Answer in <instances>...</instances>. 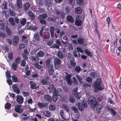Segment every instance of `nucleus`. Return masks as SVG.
I'll list each match as a JSON object with an SVG mask.
<instances>
[{"instance_id":"1","label":"nucleus","mask_w":121,"mask_h":121,"mask_svg":"<svg viewBox=\"0 0 121 121\" xmlns=\"http://www.w3.org/2000/svg\"><path fill=\"white\" fill-rule=\"evenodd\" d=\"M101 80L100 78L97 79L94 82L93 86L95 92H96L97 91L102 90L103 89V87L101 85Z\"/></svg>"},{"instance_id":"2","label":"nucleus","mask_w":121,"mask_h":121,"mask_svg":"<svg viewBox=\"0 0 121 121\" xmlns=\"http://www.w3.org/2000/svg\"><path fill=\"white\" fill-rule=\"evenodd\" d=\"M53 84H52L49 86L48 89L50 93L53 92L54 94L60 96L62 94V91L61 90L60 88L58 89L57 90L54 87Z\"/></svg>"},{"instance_id":"3","label":"nucleus","mask_w":121,"mask_h":121,"mask_svg":"<svg viewBox=\"0 0 121 121\" xmlns=\"http://www.w3.org/2000/svg\"><path fill=\"white\" fill-rule=\"evenodd\" d=\"M95 98L94 97H89L88 100V103L91 105L92 108H94L95 106L98 104V103L95 100Z\"/></svg>"},{"instance_id":"4","label":"nucleus","mask_w":121,"mask_h":121,"mask_svg":"<svg viewBox=\"0 0 121 121\" xmlns=\"http://www.w3.org/2000/svg\"><path fill=\"white\" fill-rule=\"evenodd\" d=\"M51 62L50 60L48 59L46 60V66L48 69L49 73L51 75H52L54 72L53 65L52 64L50 65Z\"/></svg>"},{"instance_id":"5","label":"nucleus","mask_w":121,"mask_h":121,"mask_svg":"<svg viewBox=\"0 0 121 121\" xmlns=\"http://www.w3.org/2000/svg\"><path fill=\"white\" fill-rule=\"evenodd\" d=\"M47 14L46 13H44L40 15L39 16L38 19L40 20V22L44 24L46 23V21L44 19L47 17Z\"/></svg>"},{"instance_id":"6","label":"nucleus","mask_w":121,"mask_h":121,"mask_svg":"<svg viewBox=\"0 0 121 121\" xmlns=\"http://www.w3.org/2000/svg\"><path fill=\"white\" fill-rule=\"evenodd\" d=\"M7 82L9 85H11L12 83V81L10 79L11 75L10 72L9 71L6 72Z\"/></svg>"},{"instance_id":"7","label":"nucleus","mask_w":121,"mask_h":121,"mask_svg":"<svg viewBox=\"0 0 121 121\" xmlns=\"http://www.w3.org/2000/svg\"><path fill=\"white\" fill-rule=\"evenodd\" d=\"M78 89L77 87L74 88L73 90V93L74 96L78 99H79L81 97V95L80 93L77 92Z\"/></svg>"},{"instance_id":"8","label":"nucleus","mask_w":121,"mask_h":121,"mask_svg":"<svg viewBox=\"0 0 121 121\" xmlns=\"http://www.w3.org/2000/svg\"><path fill=\"white\" fill-rule=\"evenodd\" d=\"M78 108L81 111H82L83 110V108H86L87 106L86 103L84 101H83L82 102L81 106L80 104L79 103H78Z\"/></svg>"},{"instance_id":"9","label":"nucleus","mask_w":121,"mask_h":121,"mask_svg":"<svg viewBox=\"0 0 121 121\" xmlns=\"http://www.w3.org/2000/svg\"><path fill=\"white\" fill-rule=\"evenodd\" d=\"M82 17L78 15L75 22V25L79 26L81 25L82 23Z\"/></svg>"},{"instance_id":"10","label":"nucleus","mask_w":121,"mask_h":121,"mask_svg":"<svg viewBox=\"0 0 121 121\" xmlns=\"http://www.w3.org/2000/svg\"><path fill=\"white\" fill-rule=\"evenodd\" d=\"M60 63V60L59 58H55L54 60L55 67L56 69H58L59 68V65Z\"/></svg>"},{"instance_id":"11","label":"nucleus","mask_w":121,"mask_h":121,"mask_svg":"<svg viewBox=\"0 0 121 121\" xmlns=\"http://www.w3.org/2000/svg\"><path fill=\"white\" fill-rule=\"evenodd\" d=\"M21 105L19 104L15 106L14 108L15 111L19 113H22L23 111L22 109L21 108Z\"/></svg>"},{"instance_id":"12","label":"nucleus","mask_w":121,"mask_h":121,"mask_svg":"<svg viewBox=\"0 0 121 121\" xmlns=\"http://www.w3.org/2000/svg\"><path fill=\"white\" fill-rule=\"evenodd\" d=\"M13 41L14 46H16L19 42L18 36H14L13 39Z\"/></svg>"},{"instance_id":"13","label":"nucleus","mask_w":121,"mask_h":121,"mask_svg":"<svg viewBox=\"0 0 121 121\" xmlns=\"http://www.w3.org/2000/svg\"><path fill=\"white\" fill-rule=\"evenodd\" d=\"M71 75L70 74H68L65 76V78L68 84L71 85L72 84V82L71 80Z\"/></svg>"},{"instance_id":"14","label":"nucleus","mask_w":121,"mask_h":121,"mask_svg":"<svg viewBox=\"0 0 121 121\" xmlns=\"http://www.w3.org/2000/svg\"><path fill=\"white\" fill-rule=\"evenodd\" d=\"M44 98L45 100L49 102H51L52 101V99L51 97L48 95H44Z\"/></svg>"},{"instance_id":"15","label":"nucleus","mask_w":121,"mask_h":121,"mask_svg":"<svg viewBox=\"0 0 121 121\" xmlns=\"http://www.w3.org/2000/svg\"><path fill=\"white\" fill-rule=\"evenodd\" d=\"M12 88L15 92L18 94L20 93V90L18 88L17 85L16 84H15L13 85Z\"/></svg>"},{"instance_id":"16","label":"nucleus","mask_w":121,"mask_h":121,"mask_svg":"<svg viewBox=\"0 0 121 121\" xmlns=\"http://www.w3.org/2000/svg\"><path fill=\"white\" fill-rule=\"evenodd\" d=\"M56 14L58 15H60L62 18L63 19L65 17V13L63 11H61L56 10Z\"/></svg>"},{"instance_id":"17","label":"nucleus","mask_w":121,"mask_h":121,"mask_svg":"<svg viewBox=\"0 0 121 121\" xmlns=\"http://www.w3.org/2000/svg\"><path fill=\"white\" fill-rule=\"evenodd\" d=\"M74 11L76 13L81 14L82 13V11L81 8L80 7H78L75 9Z\"/></svg>"},{"instance_id":"18","label":"nucleus","mask_w":121,"mask_h":121,"mask_svg":"<svg viewBox=\"0 0 121 121\" xmlns=\"http://www.w3.org/2000/svg\"><path fill=\"white\" fill-rule=\"evenodd\" d=\"M45 2L46 5L47 6V8L48 9H51V6L52 3L49 0H46Z\"/></svg>"},{"instance_id":"19","label":"nucleus","mask_w":121,"mask_h":121,"mask_svg":"<svg viewBox=\"0 0 121 121\" xmlns=\"http://www.w3.org/2000/svg\"><path fill=\"white\" fill-rule=\"evenodd\" d=\"M23 98L21 96L18 95L17 97V101L20 104H22L23 102Z\"/></svg>"},{"instance_id":"20","label":"nucleus","mask_w":121,"mask_h":121,"mask_svg":"<svg viewBox=\"0 0 121 121\" xmlns=\"http://www.w3.org/2000/svg\"><path fill=\"white\" fill-rule=\"evenodd\" d=\"M16 6L18 9L21 8L22 7V4L21 0H17Z\"/></svg>"},{"instance_id":"21","label":"nucleus","mask_w":121,"mask_h":121,"mask_svg":"<svg viewBox=\"0 0 121 121\" xmlns=\"http://www.w3.org/2000/svg\"><path fill=\"white\" fill-rule=\"evenodd\" d=\"M42 112L45 116L46 117H49L51 116V114L50 112L48 111H43Z\"/></svg>"},{"instance_id":"22","label":"nucleus","mask_w":121,"mask_h":121,"mask_svg":"<svg viewBox=\"0 0 121 121\" xmlns=\"http://www.w3.org/2000/svg\"><path fill=\"white\" fill-rule=\"evenodd\" d=\"M68 21L71 23H73L74 22V20L73 17L70 15H68L66 17Z\"/></svg>"},{"instance_id":"23","label":"nucleus","mask_w":121,"mask_h":121,"mask_svg":"<svg viewBox=\"0 0 121 121\" xmlns=\"http://www.w3.org/2000/svg\"><path fill=\"white\" fill-rule=\"evenodd\" d=\"M96 106H97L96 109L98 113H100L101 112V109L103 108V105L102 104L99 105L98 104L96 105L95 107Z\"/></svg>"},{"instance_id":"24","label":"nucleus","mask_w":121,"mask_h":121,"mask_svg":"<svg viewBox=\"0 0 121 121\" xmlns=\"http://www.w3.org/2000/svg\"><path fill=\"white\" fill-rule=\"evenodd\" d=\"M49 109L50 110H55L56 108L55 105L52 103L49 104Z\"/></svg>"},{"instance_id":"25","label":"nucleus","mask_w":121,"mask_h":121,"mask_svg":"<svg viewBox=\"0 0 121 121\" xmlns=\"http://www.w3.org/2000/svg\"><path fill=\"white\" fill-rule=\"evenodd\" d=\"M17 66V64L15 63V62H13L12 64L11 68L14 70L16 71Z\"/></svg>"},{"instance_id":"26","label":"nucleus","mask_w":121,"mask_h":121,"mask_svg":"<svg viewBox=\"0 0 121 121\" xmlns=\"http://www.w3.org/2000/svg\"><path fill=\"white\" fill-rule=\"evenodd\" d=\"M30 6V4L28 3H27L25 4L24 6V9L25 11L27 10Z\"/></svg>"},{"instance_id":"27","label":"nucleus","mask_w":121,"mask_h":121,"mask_svg":"<svg viewBox=\"0 0 121 121\" xmlns=\"http://www.w3.org/2000/svg\"><path fill=\"white\" fill-rule=\"evenodd\" d=\"M30 83H31L30 85V87L32 89H35L37 88V85L34 83H32V82H30Z\"/></svg>"},{"instance_id":"28","label":"nucleus","mask_w":121,"mask_h":121,"mask_svg":"<svg viewBox=\"0 0 121 121\" xmlns=\"http://www.w3.org/2000/svg\"><path fill=\"white\" fill-rule=\"evenodd\" d=\"M37 28V26L31 25L28 28V29L30 30H32L33 31L36 30Z\"/></svg>"},{"instance_id":"29","label":"nucleus","mask_w":121,"mask_h":121,"mask_svg":"<svg viewBox=\"0 0 121 121\" xmlns=\"http://www.w3.org/2000/svg\"><path fill=\"white\" fill-rule=\"evenodd\" d=\"M22 41L23 42L26 43L27 42V40L28 39V38L27 36H22Z\"/></svg>"},{"instance_id":"30","label":"nucleus","mask_w":121,"mask_h":121,"mask_svg":"<svg viewBox=\"0 0 121 121\" xmlns=\"http://www.w3.org/2000/svg\"><path fill=\"white\" fill-rule=\"evenodd\" d=\"M34 37V39L37 41H39V36L37 33H36L35 34Z\"/></svg>"},{"instance_id":"31","label":"nucleus","mask_w":121,"mask_h":121,"mask_svg":"<svg viewBox=\"0 0 121 121\" xmlns=\"http://www.w3.org/2000/svg\"><path fill=\"white\" fill-rule=\"evenodd\" d=\"M55 29L54 27H51L50 29V31L51 33V36L53 37L54 36V31Z\"/></svg>"},{"instance_id":"32","label":"nucleus","mask_w":121,"mask_h":121,"mask_svg":"<svg viewBox=\"0 0 121 121\" xmlns=\"http://www.w3.org/2000/svg\"><path fill=\"white\" fill-rule=\"evenodd\" d=\"M6 31L7 33L9 35H11L12 34V30L8 28H6Z\"/></svg>"},{"instance_id":"33","label":"nucleus","mask_w":121,"mask_h":121,"mask_svg":"<svg viewBox=\"0 0 121 121\" xmlns=\"http://www.w3.org/2000/svg\"><path fill=\"white\" fill-rule=\"evenodd\" d=\"M90 75L92 77L94 78H95L97 77V74L95 72H91L90 73Z\"/></svg>"},{"instance_id":"34","label":"nucleus","mask_w":121,"mask_h":121,"mask_svg":"<svg viewBox=\"0 0 121 121\" xmlns=\"http://www.w3.org/2000/svg\"><path fill=\"white\" fill-rule=\"evenodd\" d=\"M74 56L75 57H78L80 56V55L79 53L77 51H74L73 52Z\"/></svg>"},{"instance_id":"35","label":"nucleus","mask_w":121,"mask_h":121,"mask_svg":"<svg viewBox=\"0 0 121 121\" xmlns=\"http://www.w3.org/2000/svg\"><path fill=\"white\" fill-rule=\"evenodd\" d=\"M44 55V53L43 51H40L37 53V56L39 57H43Z\"/></svg>"},{"instance_id":"36","label":"nucleus","mask_w":121,"mask_h":121,"mask_svg":"<svg viewBox=\"0 0 121 121\" xmlns=\"http://www.w3.org/2000/svg\"><path fill=\"white\" fill-rule=\"evenodd\" d=\"M38 105L40 108H43L45 106L46 104L44 103L39 102L38 103Z\"/></svg>"},{"instance_id":"37","label":"nucleus","mask_w":121,"mask_h":121,"mask_svg":"<svg viewBox=\"0 0 121 121\" xmlns=\"http://www.w3.org/2000/svg\"><path fill=\"white\" fill-rule=\"evenodd\" d=\"M9 21L11 24L13 26H14L15 23L14 22L13 18L12 17H10L9 18Z\"/></svg>"},{"instance_id":"38","label":"nucleus","mask_w":121,"mask_h":121,"mask_svg":"<svg viewBox=\"0 0 121 121\" xmlns=\"http://www.w3.org/2000/svg\"><path fill=\"white\" fill-rule=\"evenodd\" d=\"M28 15L30 16L32 19H33L35 18V16L33 13L31 11H29L28 12Z\"/></svg>"},{"instance_id":"39","label":"nucleus","mask_w":121,"mask_h":121,"mask_svg":"<svg viewBox=\"0 0 121 121\" xmlns=\"http://www.w3.org/2000/svg\"><path fill=\"white\" fill-rule=\"evenodd\" d=\"M41 83L43 84L47 85L48 84V82L44 79H43L41 80Z\"/></svg>"},{"instance_id":"40","label":"nucleus","mask_w":121,"mask_h":121,"mask_svg":"<svg viewBox=\"0 0 121 121\" xmlns=\"http://www.w3.org/2000/svg\"><path fill=\"white\" fill-rule=\"evenodd\" d=\"M11 107V104L9 103H7L5 106V108L7 109H10Z\"/></svg>"},{"instance_id":"41","label":"nucleus","mask_w":121,"mask_h":121,"mask_svg":"<svg viewBox=\"0 0 121 121\" xmlns=\"http://www.w3.org/2000/svg\"><path fill=\"white\" fill-rule=\"evenodd\" d=\"M79 44H82L84 42L83 39L81 38H78L77 40Z\"/></svg>"},{"instance_id":"42","label":"nucleus","mask_w":121,"mask_h":121,"mask_svg":"<svg viewBox=\"0 0 121 121\" xmlns=\"http://www.w3.org/2000/svg\"><path fill=\"white\" fill-rule=\"evenodd\" d=\"M21 60L20 58L19 57H17L15 60V63L17 64H18L20 63L21 62Z\"/></svg>"},{"instance_id":"43","label":"nucleus","mask_w":121,"mask_h":121,"mask_svg":"<svg viewBox=\"0 0 121 121\" xmlns=\"http://www.w3.org/2000/svg\"><path fill=\"white\" fill-rule=\"evenodd\" d=\"M58 56L60 58H62L63 57V55L62 52L60 51H58L57 53Z\"/></svg>"},{"instance_id":"44","label":"nucleus","mask_w":121,"mask_h":121,"mask_svg":"<svg viewBox=\"0 0 121 121\" xmlns=\"http://www.w3.org/2000/svg\"><path fill=\"white\" fill-rule=\"evenodd\" d=\"M108 110L111 112L114 115H115L116 113H117L115 111H114L113 109L111 108H108Z\"/></svg>"},{"instance_id":"45","label":"nucleus","mask_w":121,"mask_h":121,"mask_svg":"<svg viewBox=\"0 0 121 121\" xmlns=\"http://www.w3.org/2000/svg\"><path fill=\"white\" fill-rule=\"evenodd\" d=\"M85 52L88 55L90 56H92V53L90 52L87 49H85L84 50Z\"/></svg>"},{"instance_id":"46","label":"nucleus","mask_w":121,"mask_h":121,"mask_svg":"<svg viewBox=\"0 0 121 121\" xmlns=\"http://www.w3.org/2000/svg\"><path fill=\"white\" fill-rule=\"evenodd\" d=\"M26 22V19L24 18L22 19L21 21V24L23 26L25 25Z\"/></svg>"},{"instance_id":"47","label":"nucleus","mask_w":121,"mask_h":121,"mask_svg":"<svg viewBox=\"0 0 121 121\" xmlns=\"http://www.w3.org/2000/svg\"><path fill=\"white\" fill-rule=\"evenodd\" d=\"M12 78L14 82H17L18 80V78L15 75L12 76Z\"/></svg>"},{"instance_id":"48","label":"nucleus","mask_w":121,"mask_h":121,"mask_svg":"<svg viewBox=\"0 0 121 121\" xmlns=\"http://www.w3.org/2000/svg\"><path fill=\"white\" fill-rule=\"evenodd\" d=\"M31 59L33 61H36L38 60L39 58L38 57L36 56L34 57L31 56Z\"/></svg>"},{"instance_id":"49","label":"nucleus","mask_w":121,"mask_h":121,"mask_svg":"<svg viewBox=\"0 0 121 121\" xmlns=\"http://www.w3.org/2000/svg\"><path fill=\"white\" fill-rule=\"evenodd\" d=\"M6 36V34L2 31H0V37L4 38Z\"/></svg>"},{"instance_id":"50","label":"nucleus","mask_w":121,"mask_h":121,"mask_svg":"<svg viewBox=\"0 0 121 121\" xmlns=\"http://www.w3.org/2000/svg\"><path fill=\"white\" fill-rule=\"evenodd\" d=\"M68 3L70 5L73 6L75 4V1L73 0H69Z\"/></svg>"},{"instance_id":"51","label":"nucleus","mask_w":121,"mask_h":121,"mask_svg":"<svg viewBox=\"0 0 121 121\" xmlns=\"http://www.w3.org/2000/svg\"><path fill=\"white\" fill-rule=\"evenodd\" d=\"M58 95H53V99L54 102H55L58 99V98L57 96Z\"/></svg>"},{"instance_id":"52","label":"nucleus","mask_w":121,"mask_h":121,"mask_svg":"<svg viewBox=\"0 0 121 121\" xmlns=\"http://www.w3.org/2000/svg\"><path fill=\"white\" fill-rule=\"evenodd\" d=\"M38 77V75L37 73L34 72H33L32 75V77L33 78H37Z\"/></svg>"},{"instance_id":"53","label":"nucleus","mask_w":121,"mask_h":121,"mask_svg":"<svg viewBox=\"0 0 121 121\" xmlns=\"http://www.w3.org/2000/svg\"><path fill=\"white\" fill-rule=\"evenodd\" d=\"M70 9L69 7H66L65 8V10L66 13H68L70 12Z\"/></svg>"},{"instance_id":"54","label":"nucleus","mask_w":121,"mask_h":121,"mask_svg":"<svg viewBox=\"0 0 121 121\" xmlns=\"http://www.w3.org/2000/svg\"><path fill=\"white\" fill-rule=\"evenodd\" d=\"M86 81L89 83H91L92 81V79L90 77H87L86 79Z\"/></svg>"},{"instance_id":"55","label":"nucleus","mask_w":121,"mask_h":121,"mask_svg":"<svg viewBox=\"0 0 121 121\" xmlns=\"http://www.w3.org/2000/svg\"><path fill=\"white\" fill-rule=\"evenodd\" d=\"M69 99V101L72 103H74L75 101L73 97L72 96L70 97Z\"/></svg>"},{"instance_id":"56","label":"nucleus","mask_w":121,"mask_h":121,"mask_svg":"<svg viewBox=\"0 0 121 121\" xmlns=\"http://www.w3.org/2000/svg\"><path fill=\"white\" fill-rule=\"evenodd\" d=\"M35 65L37 68L39 69H41V68H42L41 66L39 65V64L38 62V63H36L35 64Z\"/></svg>"},{"instance_id":"57","label":"nucleus","mask_w":121,"mask_h":121,"mask_svg":"<svg viewBox=\"0 0 121 121\" xmlns=\"http://www.w3.org/2000/svg\"><path fill=\"white\" fill-rule=\"evenodd\" d=\"M74 69L75 71L77 72H79L81 70L79 66H76L74 68Z\"/></svg>"},{"instance_id":"58","label":"nucleus","mask_w":121,"mask_h":121,"mask_svg":"<svg viewBox=\"0 0 121 121\" xmlns=\"http://www.w3.org/2000/svg\"><path fill=\"white\" fill-rule=\"evenodd\" d=\"M76 77L78 80L81 83H82V79L79 75H76Z\"/></svg>"},{"instance_id":"59","label":"nucleus","mask_w":121,"mask_h":121,"mask_svg":"<svg viewBox=\"0 0 121 121\" xmlns=\"http://www.w3.org/2000/svg\"><path fill=\"white\" fill-rule=\"evenodd\" d=\"M59 45H57L56 44H54L51 47L52 48H56L58 49L59 48Z\"/></svg>"},{"instance_id":"60","label":"nucleus","mask_w":121,"mask_h":121,"mask_svg":"<svg viewBox=\"0 0 121 121\" xmlns=\"http://www.w3.org/2000/svg\"><path fill=\"white\" fill-rule=\"evenodd\" d=\"M70 64L72 66L74 67L76 65V63L75 61L74 60H71L70 61Z\"/></svg>"},{"instance_id":"61","label":"nucleus","mask_w":121,"mask_h":121,"mask_svg":"<svg viewBox=\"0 0 121 121\" xmlns=\"http://www.w3.org/2000/svg\"><path fill=\"white\" fill-rule=\"evenodd\" d=\"M76 49L77 51L80 52L82 53L84 52L83 50L81 48L79 47H77Z\"/></svg>"},{"instance_id":"62","label":"nucleus","mask_w":121,"mask_h":121,"mask_svg":"<svg viewBox=\"0 0 121 121\" xmlns=\"http://www.w3.org/2000/svg\"><path fill=\"white\" fill-rule=\"evenodd\" d=\"M77 3L79 5H81L83 4V0H77Z\"/></svg>"},{"instance_id":"63","label":"nucleus","mask_w":121,"mask_h":121,"mask_svg":"<svg viewBox=\"0 0 121 121\" xmlns=\"http://www.w3.org/2000/svg\"><path fill=\"white\" fill-rule=\"evenodd\" d=\"M0 26L1 27L2 30H5V27L4 24L2 23H1L0 24Z\"/></svg>"},{"instance_id":"64","label":"nucleus","mask_w":121,"mask_h":121,"mask_svg":"<svg viewBox=\"0 0 121 121\" xmlns=\"http://www.w3.org/2000/svg\"><path fill=\"white\" fill-rule=\"evenodd\" d=\"M8 57L10 59H12L13 58V54L12 53H9L8 55Z\"/></svg>"}]
</instances>
